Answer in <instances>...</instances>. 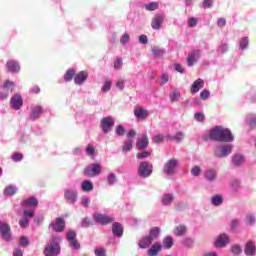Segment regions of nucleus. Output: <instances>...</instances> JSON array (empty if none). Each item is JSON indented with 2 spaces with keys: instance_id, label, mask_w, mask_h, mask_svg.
Masks as SVG:
<instances>
[{
  "instance_id": "obj_1",
  "label": "nucleus",
  "mask_w": 256,
  "mask_h": 256,
  "mask_svg": "<svg viewBox=\"0 0 256 256\" xmlns=\"http://www.w3.org/2000/svg\"><path fill=\"white\" fill-rule=\"evenodd\" d=\"M211 141H218L219 143H231L233 141V134L228 128L223 126H215L209 132Z\"/></svg>"
},
{
  "instance_id": "obj_2",
  "label": "nucleus",
  "mask_w": 256,
  "mask_h": 256,
  "mask_svg": "<svg viewBox=\"0 0 256 256\" xmlns=\"http://www.w3.org/2000/svg\"><path fill=\"white\" fill-rule=\"evenodd\" d=\"M61 253V245L59 244V237L51 236V242L45 246L43 254L45 256H57Z\"/></svg>"
},
{
  "instance_id": "obj_3",
  "label": "nucleus",
  "mask_w": 256,
  "mask_h": 256,
  "mask_svg": "<svg viewBox=\"0 0 256 256\" xmlns=\"http://www.w3.org/2000/svg\"><path fill=\"white\" fill-rule=\"evenodd\" d=\"M101 171H103L101 164L93 163L84 168L83 175H85V177L93 178L101 175Z\"/></svg>"
},
{
  "instance_id": "obj_4",
  "label": "nucleus",
  "mask_w": 256,
  "mask_h": 256,
  "mask_svg": "<svg viewBox=\"0 0 256 256\" xmlns=\"http://www.w3.org/2000/svg\"><path fill=\"white\" fill-rule=\"evenodd\" d=\"M153 173V164L149 162H141L138 168V175L146 179V177H151Z\"/></svg>"
},
{
  "instance_id": "obj_5",
  "label": "nucleus",
  "mask_w": 256,
  "mask_h": 256,
  "mask_svg": "<svg viewBox=\"0 0 256 256\" xmlns=\"http://www.w3.org/2000/svg\"><path fill=\"white\" fill-rule=\"evenodd\" d=\"M100 127L103 131V133L107 134L112 131L113 127H115V120H113V117L108 116L104 117L100 121Z\"/></svg>"
},
{
  "instance_id": "obj_6",
  "label": "nucleus",
  "mask_w": 256,
  "mask_h": 256,
  "mask_svg": "<svg viewBox=\"0 0 256 256\" xmlns=\"http://www.w3.org/2000/svg\"><path fill=\"white\" fill-rule=\"evenodd\" d=\"M231 151H233V146L223 145L214 149V155L219 159H223V157H227V155H230Z\"/></svg>"
},
{
  "instance_id": "obj_7",
  "label": "nucleus",
  "mask_w": 256,
  "mask_h": 256,
  "mask_svg": "<svg viewBox=\"0 0 256 256\" xmlns=\"http://www.w3.org/2000/svg\"><path fill=\"white\" fill-rule=\"evenodd\" d=\"M50 229L55 233H63L65 231V219L58 217L54 222L49 224Z\"/></svg>"
},
{
  "instance_id": "obj_8",
  "label": "nucleus",
  "mask_w": 256,
  "mask_h": 256,
  "mask_svg": "<svg viewBox=\"0 0 256 256\" xmlns=\"http://www.w3.org/2000/svg\"><path fill=\"white\" fill-rule=\"evenodd\" d=\"M178 164H179V161L177 159L168 160L164 165L163 172L166 175H175V171L177 169Z\"/></svg>"
},
{
  "instance_id": "obj_9",
  "label": "nucleus",
  "mask_w": 256,
  "mask_h": 256,
  "mask_svg": "<svg viewBox=\"0 0 256 256\" xmlns=\"http://www.w3.org/2000/svg\"><path fill=\"white\" fill-rule=\"evenodd\" d=\"M93 217L94 221H96V223H100V225H109V223H113V221H115V217L101 213L94 214Z\"/></svg>"
},
{
  "instance_id": "obj_10",
  "label": "nucleus",
  "mask_w": 256,
  "mask_h": 256,
  "mask_svg": "<svg viewBox=\"0 0 256 256\" xmlns=\"http://www.w3.org/2000/svg\"><path fill=\"white\" fill-rule=\"evenodd\" d=\"M66 239L70 247H72L73 249H79L81 247V245L77 241V233L75 231L73 230L68 231L66 235Z\"/></svg>"
},
{
  "instance_id": "obj_11",
  "label": "nucleus",
  "mask_w": 256,
  "mask_h": 256,
  "mask_svg": "<svg viewBox=\"0 0 256 256\" xmlns=\"http://www.w3.org/2000/svg\"><path fill=\"white\" fill-rule=\"evenodd\" d=\"M0 235L4 241H11V227L0 221Z\"/></svg>"
},
{
  "instance_id": "obj_12",
  "label": "nucleus",
  "mask_w": 256,
  "mask_h": 256,
  "mask_svg": "<svg viewBox=\"0 0 256 256\" xmlns=\"http://www.w3.org/2000/svg\"><path fill=\"white\" fill-rule=\"evenodd\" d=\"M201 57V50H192L188 53L187 56V65L188 67H193L196 64L197 60Z\"/></svg>"
},
{
  "instance_id": "obj_13",
  "label": "nucleus",
  "mask_w": 256,
  "mask_h": 256,
  "mask_svg": "<svg viewBox=\"0 0 256 256\" xmlns=\"http://www.w3.org/2000/svg\"><path fill=\"white\" fill-rule=\"evenodd\" d=\"M4 92H0V97L2 99H7L9 97V93H13V90L15 89V82L7 80L4 85Z\"/></svg>"
},
{
  "instance_id": "obj_14",
  "label": "nucleus",
  "mask_w": 256,
  "mask_h": 256,
  "mask_svg": "<svg viewBox=\"0 0 256 256\" xmlns=\"http://www.w3.org/2000/svg\"><path fill=\"white\" fill-rule=\"evenodd\" d=\"M64 199H66L67 203L73 205L77 202V191L73 189H66L64 192Z\"/></svg>"
},
{
  "instance_id": "obj_15",
  "label": "nucleus",
  "mask_w": 256,
  "mask_h": 256,
  "mask_svg": "<svg viewBox=\"0 0 256 256\" xmlns=\"http://www.w3.org/2000/svg\"><path fill=\"white\" fill-rule=\"evenodd\" d=\"M163 21H165V17L163 15L157 14L152 18L151 27L152 29L158 31L161 29V25H163Z\"/></svg>"
},
{
  "instance_id": "obj_16",
  "label": "nucleus",
  "mask_w": 256,
  "mask_h": 256,
  "mask_svg": "<svg viewBox=\"0 0 256 256\" xmlns=\"http://www.w3.org/2000/svg\"><path fill=\"white\" fill-rule=\"evenodd\" d=\"M10 103L13 109L19 111L23 107V98H21V95L16 94L11 98Z\"/></svg>"
},
{
  "instance_id": "obj_17",
  "label": "nucleus",
  "mask_w": 256,
  "mask_h": 256,
  "mask_svg": "<svg viewBox=\"0 0 256 256\" xmlns=\"http://www.w3.org/2000/svg\"><path fill=\"white\" fill-rule=\"evenodd\" d=\"M205 86V81L201 78H198L196 81L193 82L190 93L195 95V93H199L200 89H203Z\"/></svg>"
},
{
  "instance_id": "obj_18",
  "label": "nucleus",
  "mask_w": 256,
  "mask_h": 256,
  "mask_svg": "<svg viewBox=\"0 0 256 256\" xmlns=\"http://www.w3.org/2000/svg\"><path fill=\"white\" fill-rule=\"evenodd\" d=\"M87 77H89L87 71H80L78 74L74 76V83L76 85H83V83L87 81Z\"/></svg>"
},
{
  "instance_id": "obj_19",
  "label": "nucleus",
  "mask_w": 256,
  "mask_h": 256,
  "mask_svg": "<svg viewBox=\"0 0 256 256\" xmlns=\"http://www.w3.org/2000/svg\"><path fill=\"white\" fill-rule=\"evenodd\" d=\"M6 67L10 73H19L21 66L19 62L15 60H9L6 62Z\"/></svg>"
},
{
  "instance_id": "obj_20",
  "label": "nucleus",
  "mask_w": 256,
  "mask_h": 256,
  "mask_svg": "<svg viewBox=\"0 0 256 256\" xmlns=\"http://www.w3.org/2000/svg\"><path fill=\"white\" fill-rule=\"evenodd\" d=\"M153 239L147 235V236H144L142 237L139 242H138V245L140 247V249H149V247H151V243H153Z\"/></svg>"
},
{
  "instance_id": "obj_21",
  "label": "nucleus",
  "mask_w": 256,
  "mask_h": 256,
  "mask_svg": "<svg viewBox=\"0 0 256 256\" xmlns=\"http://www.w3.org/2000/svg\"><path fill=\"white\" fill-rule=\"evenodd\" d=\"M136 147L138 151H143L146 147H149V138L147 134H144L140 140L137 141Z\"/></svg>"
},
{
  "instance_id": "obj_22",
  "label": "nucleus",
  "mask_w": 256,
  "mask_h": 256,
  "mask_svg": "<svg viewBox=\"0 0 256 256\" xmlns=\"http://www.w3.org/2000/svg\"><path fill=\"white\" fill-rule=\"evenodd\" d=\"M255 251H256V247H255V242L253 241H248L246 243V246H245V255L247 256H255Z\"/></svg>"
},
{
  "instance_id": "obj_23",
  "label": "nucleus",
  "mask_w": 256,
  "mask_h": 256,
  "mask_svg": "<svg viewBox=\"0 0 256 256\" xmlns=\"http://www.w3.org/2000/svg\"><path fill=\"white\" fill-rule=\"evenodd\" d=\"M161 249H163V246L161 245V243L155 242L148 250V255L149 256H158L159 251H161Z\"/></svg>"
},
{
  "instance_id": "obj_24",
  "label": "nucleus",
  "mask_w": 256,
  "mask_h": 256,
  "mask_svg": "<svg viewBox=\"0 0 256 256\" xmlns=\"http://www.w3.org/2000/svg\"><path fill=\"white\" fill-rule=\"evenodd\" d=\"M112 233L116 237H123V225L119 222H114L112 224Z\"/></svg>"
},
{
  "instance_id": "obj_25",
  "label": "nucleus",
  "mask_w": 256,
  "mask_h": 256,
  "mask_svg": "<svg viewBox=\"0 0 256 256\" xmlns=\"http://www.w3.org/2000/svg\"><path fill=\"white\" fill-rule=\"evenodd\" d=\"M39 200L35 197H30L22 201V207H38Z\"/></svg>"
},
{
  "instance_id": "obj_26",
  "label": "nucleus",
  "mask_w": 256,
  "mask_h": 256,
  "mask_svg": "<svg viewBox=\"0 0 256 256\" xmlns=\"http://www.w3.org/2000/svg\"><path fill=\"white\" fill-rule=\"evenodd\" d=\"M229 243V237L221 234L215 241V247H225Z\"/></svg>"
},
{
  "instance_id": "obj_27",
  "label": "nucleus",
  "mask_w": 256,
  "mask_h": 256,
  "mask_svg": "<svg viewBox=\"0 0 256 256\" xmlns=\"http://www.w3.org/2000/svg\"><path fill=\"white\" fill-rule=\"evenodd\" d=\"M134 115L137 119L145 120L146 117H149V112L140 107L134 110Z\"/></svg>"
},
{
  "instance_id": "obj_28",
  "label": "nucleus",
  "mask_w": 256,
  "mask_h": 256,
  "mask_svg": "<svg viewBox=\"0 0 256 256\" xmlns=\"http://www.w3.org/2000/svg\"><path fill=\"white\" fill-rule=\"evenodd\" d=\"M204 177L207 181H215V179H217V170L214 168L206 170Z\"/></svg>"
},
{
  "instance_id": "obj_29",
  "label": "nucleus",
  "mask_w": 256,
  "mask_h": 256,
  "mask_svg": "<svg viewBox=\"0 0 256 256\" xmlns=\"http://www.w3.org/2000/svg\"><path fill=\"white\" fill-rule=\"evenodd\" d=\"M42 114H43V107L35 106L34 108H32V113L30 115V118L39 119V117H41Z\"/></svg>"
},
{
  "instance_id": "obj_30",
  "label": "nucleus",
  "mask_w": 256,
  "mask_h": 256,
  "mask_svg": "<svg viewBox=\"0 0 256 256\" xmlns=\"http://www.w3.org/2000/svg\"><path fill=\"white\" fill-rule=\"evenodd\" d=\"M82 191L86 193L93 191V182L91 180H84L82 182Z\"/></svg>"
},
{
  "instance_id": "obj_31",
  "label": "nucleus",
  "mask_w": 256,
  "mask_h": 256,
  "mask_svg": "<svg viewBox=\"0 0 256 256\" xmlns=\"http://www.w3.org/2000/svg\"><path fill=\"white\" fill-rule=\"evenodd\" d=\"M4 195H6L7 197H13V195H15V193H17V188L13 185H8L4 191H3Z\"/></svg>"
},
{
  "instance_id": "obj_32",
  "label": "nucleus",
  "mask_w": 256,
  "mask_h": 256,
  "mask_svg": "<svg viewBox=\"0 0 256 256\" xmlns=\"http://www.w3.org/2000/svg\"><path fill=\"white\" fill-rule=\"evenodd\" d=\"M161 233V229H159V227H153L150 229V232H149V237L155 241V239H159V235Z\"/></svg>"
},
{
  "instance_id": "obj_33",
  "label": "nucleus",
  "mask_w": 256,
  "mask_h": 256,
  "mask_svg": "<svg viewBox=\"0 0 256 256\" xmlns=\"http://www.w3.org/2000/svg\"><path fill=\"white\" fill-rule=\"evenodd\" d=\"M73 77H75V70L68 69L64 74V81H66V83H69L73 81Z\"/></svg>"
},
{
  "instance_id": "obj_34",
  "label": "nucleus",
  "mask_w": 256,
  "mask_h": 256,
  "mask_svg": "<svg viewBox=\"0 0 256 256\" xmlns=\"http://www.w3.org/2000/svg\"><path fill=\"white\" fill-rule=\"evenodd\" d=\"M85 153L88 155V157H95L97 153L95 146H93V144H88L85 148Z\"/></svg>"
},
{
  "instance_id": "obj_35",
  "label": "nucleus",
  "mask_w": 256,
  "mask_h": 256,
  "mask_svg": "<svg viewBox=\"0 0 256 256\" xmlns=\"http://www.w3.org/2000/svg\"><path fill=\"white\" fill-rule=\"evenodd\" d=\"M211 203L215 207H218L219 205H223V197L221 195H215L211 198Z\"/></svg>"
},
{
  "instance_id": "obj_36",
  "label": "nucleus",
  "mask_w": 256,
  "mask_h": 256,
  "mask_svg": "<svg viewBox=\"0 0 256 256\" xmlns=\"http://www.w3.org/2000/svg\"><path fill=\"white\" fill-rule=\"evenodd\" d=\"M231 253L232 255H241L243 253V248L239 244H233L231 246Z\"/></svg>"
},
{
  "instance_id": "obj_37",
  "label": "nucleus",
  "mask_w": 256,
  "mask_h": 256,
  "mask_svg": "<svg viewBox=\"0 0 256 256\" xmlns=\"http://www.w3.org/2000/svg\"><path fill=\"white\" fill-rule=\"evenodd\" d=\"M133 149V140L129 139L124 142V146L122 147L123 153H129Z\"/></svg>"
},
{
  "instance_id": "obj_38",
  "label": "nucleus",
  "mask_w": 256,
  "mask_h": 256,
  "mask_svg": "<svg viewBox=\"0 0 256 256\" xmlns=\"http://www.w3.org/2000/svg\"><path fill=\"white\" fill-rule=\"evenodd\" d=\"M173 237L171 236H167L163 239V246L166 248V249H171V247H173Z\"/></svg>"
},
{
  "instance_id": "obj_39",
  "label": "nucleus",
  "mask_w": 256,
  "mask_h": 256,
  "mask_svg": "<svg viewBox=\"0 0 256 256\" xmlns=\"http://www.w3.org/2000/svg\"><path fill=\"white\" fill-rule=\"evenodd\" d=\"M171 203H173V194H164L162 196V204L170 205Z\"/></svg>"
},
{
  "instance_id": "obj_40",
  "label": "nucleus",
  "mask_w": 256,
  "mask_h": 256,
  "mask_svg": "<svg viewBox=\"0 0 256 256\" xmlns=\"http://www.w3.org/2000/svg\"><path fill=\"white\" fill-rule=\"evenodd\" d=\"M146 11H156V9H159V2H150L148 4H145Z\"/></svg>"
},
{
  "instance_id": "obj_41",
  "label": "nucleus",
  "mask_w": 256,
  "mask_h": 256,
  "mask_svg": "<svg viewBox=\"0 0 256 256\" xmlns=\"http://www.w3.org/2000/svg\"><path fill=\"white\" fill-rule=\"evenodd\" d=\"M187 231V227L181 225V226H178L175 230H174V234L177 236V237H181V235H185Z\"/></svg>"
},
{
  "instance_id": "obj_42",
  "label": "nucleus",
  "mask_w": 256,
  "mask_h": 256,
  "mask_svg": "<svg viewBox=\"0 0 256 256\" xmlns=\"http://www.w3.org/2000/svg\"><path fill=\"white\" fill-rule=\"evenodd\" d=\"M232 163L233 165H235L236 167H239V165H241V163H243V156L241 155H235L232 159Z\"/></svg>"
},
{
  "instance_id": "obj_43",
  "label": "nucleus",
  "mask_w": 256,
  "mask_h": 256,
  "mask_svg": "<svg viewBox=\"0 0 256 256\" xmlns=\"http://www.w3.org/2000/svg\"><path fill=\"white\" fill-rule=\"evenodd\" d=\"M115 133L119 137H123V135H125V127H123V125H117L115 129Z\"/></svg>"
},
{
  "instance_id": "obj_44",
  "label": "nucleus",
  "mask_w": 256,
  "mask_h": 256,
  "mask_svg": "<svg viewBox=\"0 0 256 256\" xmlns=\"http://www.w3.org/2000/svg\"><path fill=\"white\" fill-rule=\"evenodd\" d=\"M12 161H14L15 163H18L19 161H23V154L19 153V152H15L12 157H11Z\"/></svg>"
},
{
  "instance_id": "obj_45",
  "label": "nucleus",
  "mask_w": 256,
  "mask_h": 256,
  "mask_svg": "<svg viewBox=\"0 0 256 256\" xmlns=\"http://www.w3.org/2000/svg\"><path fill=\"white\" fill-rule=\"evenodd\" d=\"M94 254L95 256H107V250L105 248H96Z\"/></svg>"
},
{
  "instance_id": "obj_46",
  "label": "nucleus",
  "mask_w": 256,
  "mask_h": 256,
  "mask_svg": "<svg viewBox=\"0 0 256 256\" xmlns=\"http://www.w3.org/2000/svg\"><path fill=\"white\" fill-rule=\"evenodd\" d=\"M211 97V92L209 90L205 89L200 93V99L203 101H207V99Z\"/></svg>"
},
{
  "instance_id": "obj_47",
  "label": "nucleus",
  "mask_w": 256,
  "mask_h": 256,
  "mask_svg": "<svg viewBox=\"0 0 256 256\" xmlns=\"http://www.w3.org/2000/svg\"><path fill=\"white\" fill-rule=\"evenodd\" d=\"M249 45V37H244L240 40V49H247Z\"/></svg>"
},
{
  "instance_id": "obj_48",
  "label": "nucleus",
  "mask_w": 256,
  "mask_h": 256,
  "mask_svg": "<svg viewBox=\"0 0 256 256\" xmlns=\"http://www.w3.org/2000/svg\"><path fill=\"white\" fill-rule=\"evenodd\" d=\"M19 245L21 247H27L29 245V238L28 237H25V236H22L20 237L19 239Z\"/></svg>"
},
{
  "instance_id": "obj_49",
  "label": "nucleus",
  "mask_w": 256,
  "mask_h": 256,
  "mask_svg": "<svg viewBox=\"0 0 256 256\" xmlns=\"http://www.w3.org/2000/svg\"><path fill=\"white\" fill-rule=\"evenodd\" d=\"M164 139H165V136H163L162 134H158L152 138V141L153 143L159 144V143H163Z\"/></svg>"
},
{
  "instance_id": "obj_50",
  "label": "nucleus",
  "mask_w": 256,
  "mask_h": 256,
  "mask_svg": "<svg viewBox=\"0 0 256 256\" xmlns=\"http://www.w3.org/2000/svg\"><path fill=\"white\" fill-rule=\"evenodd\" d=\"M195 119L199 121V123H203L205 121V114L203 112H196Z\"/></svg>"
},
{
  "instance_id": "obj_51",
  "label": "nucleus",
  "mask_w": 256,
  "mask_h": 256,
  "mask_svg": "<svg viewBox=\"0 0 256 256\" xmlns=\"http://www.w3.org/2000/svg\"><path fill=\"white\" fill-rule=\"evenodd\" d=\"M112 85H113V83H111V81H106V82L104 83V85L102 86V91H103V93H107L108 91H110Z\"/></svg>"
},
{
  "instance_id": "obj_52",
  "label": "nucleus",
  "mask_w": 256,
  "mask_h": 256,
  "mask_svg": "<svg viewBox=\"0 0 256 256\" xmlns=\"http://www.w3.org/2000/svg\"><path fill=\"white\" fill-rule=\"evenodd\" d=\"M152 53L153 55H155V57H161L163 55V49H160L159 47H154L152 49Z\"/></svg>"
},
{
  "instance_id": "obj_53",
  "label": "nucleus",
  "mask_w": 256,
  "mask_h": 256,
  "mask_svg": "<svg viewBox=\"0 0 256 256\" xmlns=\"http://www.w3.org/2000/svg\"><path fill=\"white\" fill-rule=\"evenodd\" d=\"M202 7L204 9H211V7H213V0H204L202 2Z\"/></svg>"
},
{
  "instance_id": "obj_54",
  "label": "nucleus",
  "mask_w": 256,
  "mask_h": 256,
  "mask_svg": "<svg viewBox=\"0 0 256 256\" xmlns=\"http://www.w3.org/2000/svg\"><path fill=\"white\" fill-rule=\"evenodd\" d=\"M191 173L194 175V177H199V175H201V168L199 166H194L191 169Z\"/></svg>"
},
{
  "instance_id": "obj_55",
  "label": "nucleus",
  "mask_w": 256,
  "mask_h": 256,
  "mask_svg": "<svg viewBox=\"0 0 256 256\" xmlns=\"http://www.w3.org/2000/svg\"><path fill=\"white\" fill-rule=\"evenodd\" d=\"M147 157H151V152L144 151L137 154V159H147Z\"/></svg>"
},
{
  "instance_id": "obj_56",
  "label": "nucleus",
  "mask_w": 256,
  "mask_h": 256,
  "mask_svg": "<svg viewBox=\"0 0 256 256\" xmlns=\"http://www.w3.org/2000/svg\"><path fill=\"white\" fill-rule=\"evenodd\" d=\"M240 185H241V182H240L239 180H237V179H235V180H233V181L231 182V187H232V189H233L234 191H238Z\"/></svg>"
},
{
  "instance_id": "obj_57",
  "label": "nucleus",
  "mask_w": 256,
  "mask_h": 256,
  "mask_svg": "<svg viewBox=\"0 0 256 256\" xmlns=\"http://www.w3.org/2000/svg\"><path fill=\"white\" fill-rule=\"evenodd\" d=\"M173 139H175V141L181 142L183 139H185V134H183V132H177Z\"/></svg>"
},
{
  "instance_id": "obj_58",
  "label": "nucleus",
  "mask_w": 256,
  "mask_h": 256,
  "mask_svg": "<svg viewBox=\"0 0 256 256\" xmlns=\"http://www.w3.org/2000/svg\"><path fill=\"white\" fill-rule=\"evenodd\" d=\"M197 18L191 17L188 19V27H197Z\"/></svg>"
},
{
  "instance_id": "obj_59",
  "label": "nucleus",
  "mask_w": 256,
  "mask_h": 256,
  "mask_svg": "<svg viewBox=\"0 0 256 256\" xmlns=\"http://www.w3.org/2000/svg\"><path fill=\"white\" fill-rule=\"evenodd\" d=\"M19 225L23 229H25L26 227H29V219L23 218V219L19 220Z\"/></svg>"
},
{
  "instance_id": "obj_60",
  "label": "nucleus",
  "mask_w": 256,
  "mask_h": 256,
  "mask_svg": "<svg viewBox=\"0 0 256 256\" xmlns=\"http://www.w3.org/2000/svg\"><path fill=\"white\" fill-rule=\"evenodd\" d=\"M117 181V176L113 173L108 175V183L109 185H113Z\"/></svg>"
},
{
  "instance_id": "obj_61",
  "label": "nucleus",
  "mask_w": 256,
  "mask_h": 256,
  "mask_svg": "<svg viewBox=\"0 0 256 256\" xmlns=\"http://www.w3.org/2000/svg\"><path fill=\"white\" fill-rule=\"evenodd\" d=\"M121 67H123V59L118 58V59L114 62V69H121Z\"/></svg>"
},
{
  "instance_id": "obj_62",
  "label": "nucleus",
  "mask_w": 256,
  "mask_h": 256,
  "mask_svg": "<svg viewBox=\"0 0 256 256\" xmlns=\"http://www.w3.org/2000/svg\"><path fill=\"white\" fill-rule=\"evenodd\" d=\"M129 39H131V37L129 36V34L125 33L120 39V43H122V45H125V43L129 41Z\"/></svg>"
},
{
  "instance_id": "obj_63",
  "label": "nucleus",
  "mask_w": 256,
  "mask_h": 256,
  "mask_svg": "<svg viewBox=\"0 0 256 256\" xmlns=\"http://www.w3.org/2000/svg\"><path fill=\"white\" fill-rule=\"evenodd\" d=\"M181 97V95L177 92H173L171 95H170V98L172 101H179V98Z\"/></svg>"
},
{
  "instance_id": "obj_64",
  "label": "nucleus",
  "mask_w": 256,
  "mask_h": 256,
  "mask_svg": "<svg viewBox=\"0 0 256 256\" xmlns=\"http://www.w3.org/2000/svg\"><path fill=\"white\" fill-rule=\"evenodd\" d=\"M13 256H23V250L16 248L13 252Z\"/></svg>"
}]
</instances>
